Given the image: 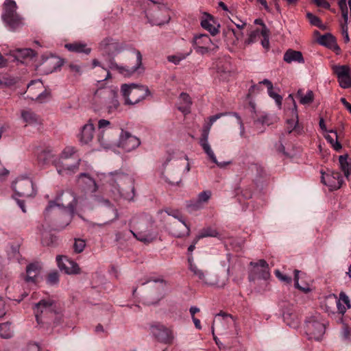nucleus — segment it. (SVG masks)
Wrapping results in <instances>:
<instances>
[{"label": "nucleus", "mask_w": 351, "mask_h": 351, "mask_svg": "<svg viewBox=\"0 0 351 351\" xmlns=\"http://www.w3.org/2000/svg\"><path fill=\"white\" fill-rule=\"evenodd\" d=\"M99 49L103 54H106L108 56V62L109 68L124 77H131L138 72V70H144L142 66L143 57L138 50L134 51L136 53V63L134 66L119 65L116 62L114 57L123 51V47L118 40L112 38L107 37L103 39L99 44Z\"/></svg>", "instance_id": "nucleus-1"}, {"label": "nucleus", "mask_w": 351, "mask_h": 351, "mask_svg": "<svg viewBox=\"0 0 351 351\" xmlns=\"http://www.w3.org/2000/svg\"><path fill=\"white\" fill-rule=\"evenodd\" d=\"M33 311L38 324H59L62 321V309L60 304L51 298L40 300L34 304Z\"/></svg>", "instance_id": "nucleus-2"}, {"label": "nucleus", "mask_w": 351, "mask_h": 351, "mask_svg": "<svg viewBox=\"0 0 351 351\" xmlns=\"http://www.w3.org/2000/svg\"><path fill=\"white\" fill-rule=\"evenodd\" d=\"M121 91L126 105H135L152 95L147 86L136 84H124L121 87Z\"/></svg>", "instance_id": "nucleus-3"}, {"label": "nucleus", "mask_w": 351, "mask_h": 351, "mask_svg": "<svg viewBox=\"0 0 351 351\" xmlns=\"http://www.w3.org/2000/svg\"><path fill=\"white\" fill-rule=\"evenodd\" d=\"M77 204V200L75 194L70 191H66L61 192L57 195L55 200L50 201L49 205L45 209V215L53 207L59 206L64 208L65 211L69 214V219L66 223L67 226L74 215Z\"/></svg>", "instance_id": "nucleus-4"}, {"label": "nucleus", "mask_w": 351, "mask_h": 351, "mask_svg": "<svg viewBox=\"0 0 351 351\" xmlns=\"http://www.w3.org/2000/svg\"><path fill=\"white\" fill-rule=\"evenodd\" d=\"M108 182L122 197L128 198L130 191H134L133 181L130 176L122 172H111L108 176Z\"/></svg>", "instance_id": "nucleus-5"}, {"label": "nucleus", "mask_w": 351, "mask_h": 351, "mask_svg": "<svg viewBox=\"0 0 351 351\" xmlns=\"http://www.w3.org/2000/svg\"><path fill=\"white\" fill-rule=\"evenodd\" d=\"M145 16L149 23L156 25H162L170 20L168 8L154 1L151 2L149 9L145 12Z\"/></svg>", "instance_id": "nucleus-6"}, {"label": "nucleus", "mask_w": 351, "mask_h": 351, "mask_svg": "<svg viewBox=\"0 0 351 351\" xmlns=\"http://www.w3.org/2000/svg\"><path fill=\"white\" fill-rule=\"evenodd\" d=\"M16 194L22 197H31L36 195L37 191L32 180L29 178H17L12 184Z\"/></svg>", "instance_id": "nucleus-7"}, {"label": "nucleus", "mask_w": 351, "mask_h": 351, "mask_svg": "<svg viewBox=\"0 0 351 351\" xmlns=\"http://www.w3.org/2000/svg\"><path fill=\"white\" fill-rule=\"evenodd\" d=\"M226 115H232L234 117H235L238 121V123L240 125V128L241 130V133H243L244 132V125H243V123L242 121V119L241 118V117L239 115V114L237 112H221V113H218V114H216L213 116H211L209 117V121L206 123L204 126H203V128H202V135H201V138L199 139V144H204V143H208V135H209V132H210V128L213 125V124L219 119H220L221 117H224V116H226Z\"/></svg>", "instance_id": "nucleus-8"}, {"label": "nucleus", "mask_w": 351, "mask_h": 351, "mask_svg": "<svg viewBox=\"0 0 351 351\" xmlns=\"http://www.w3.org/2000/svg\"><path fill=\"white\" fill-rule=\"evenodd\" d=\"M250 265L252 267L248 275L250 281H254L257 278L266 280L270 278L269 265L264 259L250 262Z\"/></svg>", "instance_id": "nucleus-9"}, {"label": "nucleus", "mask_w": 351, "mask_h": 351, "mask_svg": "<svg viewBox=\"0 0 351 351\" xmlns=\"http://www.w3.org/2000/svg\"><path fill=\"white\" fill-rule=\"evenodd\" d=\"M95 94L102 96L104 99L103 104L108 113H112L118 109L119 101L117 91L106 88L97 90Z\"/></svg>", "instance_id": "nucleus-10"}, {"label": "nucleus", "mask_w": 351, "mask_h": 351, "mask_svg": "<svg viewBox=\"0 0 351 351\" xmlns=\"http://www.w3.org/2000/svg\"><path fill=\"white\" fill-rule=\"evenodd\" d=\"M332 71L337 75L339 86L343 88L351 87L350 69L348 65H333Z\"/></svg>", "instance_id": "nucleus-11"}, {"label": "nucleus", "mask_w": 351, "mask_h": 351, "mask_svg": "<svg viewBox=\"0 0 351 351\" xmlns=\"http://www.w3.org/2000/svg\"><path fill=\"white\" fill-rule=\"evenodd\" d=\"M305 328L308 338L317 341L320 340L325 332L324 324L313 319L306 322Z\"/></svg>", "instance_id": "nucleus-12"}, {"label": "nucleus", "mask_w": 351, "mask_h": 351, "mask_svg": "<svg viewBox=\"0 0 351 351\" xmlns=\"http://www.w3.org/2000/svg\"><path fill=\"white\" fill-rule=\"evenodd\" d=\"M151 330L158 341L165 344L172 343L173 339L172 331L165 326L160 324L152 326Z\"/></svg>", "instance_id": "nucleus-13"}, {"label": "nucleus", "mask_w": 351, "mask_h": 351, "mask_svg": "<svg viewBox=\"0 0 351 351\" xmlns=\"http://www.w3.org/2000/svg\"><path fill=\"white\" fill-rule=\"evenodd\" d=\"M56 261L59 269L61 271H64L67 274H77L80 273V268L77 263L65 256H57Z\"/></svg>", "instance_id": "nucleus-14"}, {"label": "nucleus", "mask_w": 351, "mask_h": 351, "mask_svg": "<svg viewBox=\"0 0 351 351\" xmlns=\"http://www.w3.org/2000/svg\"><path fill=\"white\" fill-rule=\"evenodd\" d=\"M140 140L128 132L122 130L119 138V146L126 152H130L140 145Z\"/></svg>", "instance_id": "nucleus-15"}, {"label": "nucleus", "mask_w": 351, "mask_h": 351, "mask_svg": "<svg viewBox=\"0 0 351 351\" xmlns=\"http://www.w3.org/2000/svg\"><path fill=\"white\" fill-rule=\"evenodd\" d=\"M322 182L328 186L330 191L340 189L343 179L339 172L332 171L330 173L322 174Z\"/></svg>", "instance_id": "nucleus-16"}, {"label": "nucleus", "mask_w": 351, "mask_h": 351, "mask_svg": "<svg viewBox=\"0 0 351 351\" xmlns=\"http://www.w3.org/2000/svg\"><path fill=\"white\" fill-rule=\"evenodd\" d=\"M40 269L41 267L38 263L29 264L26 267V275L24 277L25 282L36 285L38 282Z\"/></svg>", "instance_id": "nucleus-17"}, {"label": "nucleus", "mask_w": 351, "mask_h": 351, "mask_svg": "<svg viewBox=\"0 0 351 351\" xmlns=\"http://www.w3.org/2000/svg\"><path fill=\"white\" fill-rule=\"evenodd\" d=\"M80 158H77L75 164L69 165L64 161H58L56 163V167L60 175H71L76 173L79 170Z\"/></svg>", "instance_id": "nucleus-18"}, {"label": "nucleus", "mask_w": 351, "mask_h": 351, "mask_svg": "<svg viewBox=\"0 0 351 351\" xmlns=\"http://www.w3.org/2000/svg\"><path fill=\"white\" fill-rule=\"evenodd\" d=\"M43 84L40 82L32 81L27 88V96L32 100L41 99L43 91Z\"/></svg>", "instance_id": "nucleus-19"}, {"label": "nucleus", "mask_w": 351, "mask_h": 351, "mask_svg": "<svg viewBox=\"0 0 351 351\" xmlns=\"http://www.w3.org/2000/svg\"><path fill=\"white\" fill-rule=\"evenodd\" d=\"M171 231L176 237H182L189 235L190 227L183 218L172 224Z\"/></svg>", "instance_id": "nucleus-20"}, {"label": "nucleus", "mask_w": 351, "mask_h": 351, "mask_svg": "<svg viewBox=\"0 0 351 351\" xmlns=\"http://www.w3.org/2000/svg\"><path fill=\"white\" fill-rule=\"evenodd\" d=\"M291 115L292 118L288 119L286 121L285 130L289 134L295 132L299 134L302 132V128L300 126L298 123V114L295 106L291 110Z\"/></svg>", "instance_id": "nucleus-21"}, {"label": "nucleus", "mask_w": 351, "mask_h": 351, "mask_svg": "<svg viewBox=\"0 0 351 351\" xmlns=\"http://www.w3.org/2000/svg\"><path fill=\"white\" fill-rule=\"evenodd\" d=\"M36 154L37 160L40 165H45L52 162L56 166V163L58 162V161L53 159L54 154L52 149L49 148L38 149Z\"/></svg>", "instance_id": "nucleus-22"}, {"label": "nucleus", "mask_w": 351, "mask_h": 351, "mask_svg": "<svg viewBox=\"0 0 351 351\" xmlns=\"http://www.w3.org/2000/svg\"><path fill=\"white\" fill-rule=\"evenodd\" d=\"M78 182L84 185L85 189L90 193H95L98 189V186L95 180L88 174L82 173L78 176Z\"/></svg>", "instance_id": "nucleus-23"}, {"label": "nucleus", "mask_w": 351, "mask_h": 351, "mask_svg": "<svg viewBox=\"0 0 351 351\" xmlns=\"http://www.w3.org/2000/svg\"><path fill=\"white\" fill-rule=\"evenodd\" d=\"M201 25L213 36L216 35L219 32V25L215 26L214 19L210 14H205V18H203L201 21Z\"/></svg>", "instance_id": "nucleus-24"}, {"label": "nucleus", "mask_w": 351, "mask_h": 351, "mask_svg": "<svg viewBox=\"0 0 351 351\" xmlns=\"http://www.w3.org/2000/svg\"><path fill=\"white\" fill-rule=\"evenodd\" d=\"M2 20L12 31H15L23 25V18L18 14L3 18Z\"/></svg>", "instance_id": "nucleus-25"}, {"label": "nucleus", "mask_w": 351, "mask_h": 351, "mask_svg": "<svg viewBox=\"0 0 351 351\" xmlns=\"http://www.w3.org/2000/svg\"><path fill=\"white\" fill-rule=\"evenodd\" d=\"M283 60L287 63H291L292 62H297L299 63H304V59L303 58L302 52L299 51H295L293 49H288L284 54Z\"/></svg>", "instance_id": "nucleus-26"}, {"label": "nucleus", "mask_w": 351, "mask_h": 351, "mask_svg": "<svg viewBox=\"0 0 351 351\" xmlns=\"http://www.w3.org/2000/svg\"><path fill=\"white\" fill-rule=\"evenodd\" d=\"M65 48L67 49L69 51L75 53H83L85 54H89L91 52V48L88 47L86 44L80 42H75L73 43L66 44Z\"/></svg>", "instance_id": "nucleus-27"}, {"label": "nucleus", "mask_w": 351, "mask_h": 351, "mask_svg": "<svg viewBox=\"0 0 351 351\" xmlns=\"http://www.w3.org/2000/svg\"><path fill=\"white\" fill-rule=\"evenodd\" d=\"M94 126L92 123L84 125L80 133V141L83 143H88L93 138Z\"/></svg>", "instance_id": "nucleus-28"}, {"label": "nucleus", "mask_w": 351, "mask_h": 351, "mask_svg": "<svg viewBox=\"0 0 351 351\" xmlns=\"http://www.w3.org/2000/svg\"><path fill=\"white\" fill-rule=\"evenodd\" d=\"M21 117L27 124L33 125L40 123V117L30 110H23L21 112Z\"/></svg>", "instance_id": "nucleus-29"}, {"label": "nucleus", "mask_w": 351, "mask_h": 351, "mask_svg": "<svg viewBox=\"0 0 351 351\" xmlns=\"http://www.w3.org/2000/svg\"><path fill=\"white\" fill-rule=\"evenodd\" d=\"M16 3L13 0H5L3 3V13L1 18H6L16 14Z\"/></svg>", "instance_id": "nucleus-30"}, {"label": "nucleus", "mask_w": 351, "mask_h": 351, "mask_svg": "<svg viewBox=\"0 0 351 351\" xmlns=\"http://www.w3.org/2000/svg\"><path fill=\"white\" fill-rule=\"evenodd\" d=\"M200 145L202 146V147L204 149V152L208 155V156L210 158V160L213 162L215 163L218 167H224L226 165L230 164V162H219L217 161V158H216V156H215L213 151L212 150L210 145L208 144V143L201 144Z\"/></svg>", "instance_id": "nucleus-31"}, {"label": "nucleus", "mask_w": 351, "mask_h": 351, "mask_svg": "<svg viewBox=\"0 0 351 351\" xmlns=\"http://www.w3.org/2000/svg\"><path fill=\"white\" fill-rule=\"evenodd\" d=\"M200 145L202 146V147L204 149V152L208 155V156L210 158V160L213 162L215 163L218 167H224L226 165L230 164V162H219L217 161V158H216V156H215L213 151L212 150L210 145L208 144V143L201 144Z\"/></svg>", "instance_id": "nucleus-32"}, {"label": "nucleus", "mask_w": 351, "mask_h": 351, "mask_svg": "<svg viewBox=\"0 0 351 351\" xmlns=\"http://www.w3.org/2000/svg\"><path fill=\"white\" fill-rule=\"evenodd\" d=\"M193 46H216L212 43L210 37L206 34L195 36L193 39Z\"/></svg>", "instance_id": "nucleus-33"}, {"label": "nucleus", "mask_w": 351, "mask_h": 351, "mask_svg": "<svg viewBox=\"0 0 351 351\" xmlns=\"http://www.w3.org/2000/svg\"><path fill=\"white\" fill-rule=\"evenodd\" d=\"M231 64L228 60H220L217 64V72L221 75V77L228 75L231 72Z\"/></svg>", "instance_id": "nucleus-34"}, {"label": "nucleus", "mask_w": 351, "mask_h": 351, "mask_svg": "<svg viewBox=\"0 0 351 351\" xmlns=\"http://www.w3.org/2000/svg\"><path fill=\"white\" fill-rule=\"evenodd\" d=\"M297 97L300 99V104L303 105L309 104L313 101L314 93L309 90L306 95H304L303 90L300 89L298 90Z\"/></svg>", "instance_id": "nucleus-35"}, {"label": "nucleus", "mask_w": 351, "mask_h": 351, "mask_svg": "<svg viewBox=\"0 0 351 351\" xmlns=\"http://www.w3.org/2000/svg\"><path fill=\"white\" fill-rule=\"evenodd\" d=\"M330 132L332 134H328L325 136L326 141L332 145L336 151H339L342 146L341 144L338 141V135L336 131L330 130Z\"/></svg>", "instance_id": "nucleus-36"}, {"label": "nucleus", "mask_w": 351, "mask_h": 351, "mask_svg": "<svg viewBox=\"0 0 351 351\" xmlns=\"http://www.w3.org/2000/svg\"><path fill=\"white\" fill-rule=\"evenodd\" d=\"M317 41L319 44L326 47L327 48H330L332 44L336 41V38L334 36H332L330 33L325 34L324 35L320 36Z\"/></svg>", "instance_id": "nucleus-37"}, {"label": "nucleus", "mask_w": 351, "mask_h": 351, "mask_svg": "<svg viewBox=\"0 0 351 351\" xmlns=\"http://www.w3.org/2000/svg\"><path fill=\"white\" fill-rule=\"evenodd\" d=\"M10 322L0 324V337L3 339H10L13 336V330Z\"/></svg>", "instance_id": "nucleus-38"}, {"label": "nucleus", "mask_w": 351, "mask_h": 351, "mask_svg": "<svg viewBox=\"0 0 351 351\" xmlns=\"http://www.w3.org/2000/svg\"><path fill=\"white\" fill-rule=\"evenodd\" d=\"M339 161L341 169L343 171L346 178H348L351 173V167L348 162V155H341L339 157Z\"/></svg>", "instance_id": "nucleus-39"}, {"label": "nucleus", "mask_w": 351, "mask_h": 351, "mask_svg": "<svg viewBox=\"0 0 351 351\" xmlns=\"http://www.w3.org/2000/svg\"><path fill=\"white\" fill-rule=\"evenodd\" d=\"M189 268H190V270L193 273V274L195 276H197L200 280H202V282H204L206 284H208V282H207V280L206 278V275L202 270L198 269L195 265L192 264V263H190Z\"/></svg>", "instance_id": "nucleus-40"}, {"label": "nucleus", "mask_w": 351, "mask_h": 351, "mask_svg": "<svg viewBox=\"0 0 351 351\" xmlns=\"http://www.w3.org/2000/svg\"><path fill=\"white\" fill-rule=\"evenodd\" d=\"M56 237L49 233L43 234L41 242L43 245H53L56 243Z\"/></svg>", "instance_id": "nucleus-41"}, {"label": "nucleus", "mask_w": 351, "mask_h": 351, "mask_svg": "<svg viewBox=\"0 0 351 351\" xmlns=\"http://www.w3.org/2000/svg\"><path fill=\"white\" fill-rule=\"evenodd\" d=\"M105 204H106V206H107L106 212L111 211L113 214V217L110 220H109L104 223V224H109L111 222L117 220L119 218V213H118L117 209L113 205H112L108 200H105Z\"/></svg>", "instance_id": "nucleus-42"}, {"label": "nucleus", "mask_w": 351, "mask_h": 351, "mask_svg": "<svg viewBox=\"0 0 351 351\" xmlns=\"http://www.w3.org/2000/svg\"><path fill=\"white\" fill-rule=\"evenodd\" d=\"M195 51L201 55L208 53L210 51H215L217 46H193Z\"/></svg>", "instance_id": "nucleus-43"}, {"label": "nucleus", "mask_w": 351, "mask_h": 351, "mask_svg": "<svg viewBox=\"0 0 351 351\" xmlns=\"http://www.w3.org/2000/svg\"><path fill=\"white\" fill-rule=\"evenodd\" d=\"M75 153V149L73 147H66L62 151L60 158L58 161H64L71 158Z\"/></svg>", "instance_id": "nucleus-44"}, {"label": "nucleus", "mask_w": 351, "mask_h": 351, "mask_svg": "<svg viewBox=\"0 0 351 351\" xmlns=\"http://www.w3.org/2000/svg\"><path fill=\"white\" fill-rule=\"evenodd\" d=\"M306 18L308 19L310 23L312 25L316 26L319 28L322 27V22L318 16L314 15L311 12H307Z\"/></svg>", "instance_id": "nucleus-45"}, {"label": "nucleus", "mask_w": 351, "mask_h": 351, "mask_svg": "<svg viewBox=\"0 0 351 351\" xmlns=\"http://www.w3.org/2000/svg\"><path fill=\"white\" fill-rule=\"evenodd\" d=\"M338 5L341 11L343 21H346V23H347V21H348V12L346 0H339L338 2Z\"/></svg>", "instance_id": "nucleus-46"}, {"label": "nucleus", "mask_w": 351, "mask_h": 351, "mask_svg": "<svg viewBox=\"0 0 351 351\" xmlns=\"http://www.w3.org/2000/svg\"><path fill=\"white\" fill-rule=\"evenodd\" d=\"M218 235V232L215 230L211 228L204 229L201 231L199 234L197 236V239H200L207 237H215Z\"/></svg>", "instance_id": "nucleus-47"}, {"label": "nucleus", "mask_w": 351, "mask_h": 351, "mask_svg": "<svg viewBox=\"0 0 351 351\" xmlns=\"http://www.w3.org/2000/svg\"><path fill=\"white\" fill-rule=\"evenodd\" d=\"M299 273H300V271L298 270V269H295L294 270V286L296 289L302 291V292L304 293H308L310 291V289L309 287H301L300 285H299Z\"/></svg>", "instance_id": "nucleus-48"}, {"label": "nucleus", "mask_w": 351, "mask_h": 351, "mask_svg": "<svg viewBox=\"0 0 351 351\" xmlns=\"http://www.w3.org/2000/svg\"><path fill=\"white\" fill-rule=\"evenodd\" d=\"M203 205L197 199H191L187 203V208L190 211H195L202 208Z\"/></svg>", "instance_id": "nucleus-49"}, {"label": "nucleus", "mask_w": 351, "mask_h": 351, "mask_svg": "<svg viewBox=\"0 0 351 351\" xmlns=\"http://www.w3.org/2000/svg\"><path fill=\"white\" fill-rule=\"evenodd\" d=\"M86 246V242L81 239H75L73 244V250L75 253H81Z\"/></svg>", "instance_id": "nucleus-50"}, {"label": "nucleus", "mask_w": 351, "mask_h": 351, "mask_svg": "<svg viewBox=\"0 0 351 351\" xmlns=\"http://www.w3.org/2000/svg\"><path fill=\"white\" fill-rule=\"evenodd\" d=\"M16 80L10 76H3L0 79V85L10 87L16 84Z\"/></svg>", "instance_id": "nucleus-51"}, {"label": "nucleus", "mask_w": 351, "mask_h": 351, "mask_svg": "<svg viewBox=\"0 0 351 351\" xmlns=\"http://www.w3.org/2000/svg\"><path fill=\"white\" fill-rule=\"evenodd\" d=\"M274 274L277 278L281 282L286 284H290L292 282V278L290 276L282 274L278 269L275 270Z\"/></svg>", "instance_id": "nucleus-52"}, {"label": "nucleus", "mask_w": 351, "mask_h": 351, "mask_svg": "<svg viewBox=\"0 0 351 351\" xmlns=\"http://www.w3.org/2000/svg\"><path fill=\"white\" fill-rule=\"evenodd\" d=\"M210 197H211V192L210 191H205L201 192L198 195L197 199L199 200V202H202V204H204L208 202V201L209 200Z\"/></svg>", "instance_id": "nucleus-53"}, {"label": "nucleus", "mask_w": 351, "mask_h": 351, "mask_svg": "<svg viewBox=\"0 0 351 351\" xmlns=\"http://www.w3.org/2000/svg\"><path fill=\"white\" fill-rule=\"evenodd\" d=\"M267 92L268 95L275 100L276 104L280 107L282 105V97L279 94L274 91V88L271 89H268Z\"/></svg>", "instance_id": "nucleus-54"}, {"label": "nucleus", "mask_w": 351, "mask_h": 351, "mask_svg": "<svg viewBox=\"0 0 351 351\" xmlns=\"http://www.w3.org/2000/svg\"><path fill=\"white\" fill-rule=\"evenodd\" d=\"M165 212L168 215L172 216L175 219H177L178 220H181L182 219H183L181 213L177 209L167 208L165 210Z\"/></svg>", "instance_id": "nucleus-55"}, {"label": "nucleus", "mask_w": 351, "mask_h": 351, "mask_svg": "<svg viewBox=\"0 0 351 351\" xmlns=\"http://www.w3.org/2000/svg\"><path fill=\"white\" fill-rule=\"evenodd\" d=\"M248 170L250 171L251 172H254V171H256L257 176H261L263 173V168L257 163L250 164L248 167Z\"/></svg>", "instance_id": "nucleus-56"}, {"label": "nucleus", "mask_w": 351, "mask_h": 351, "mask_svg": "<svg viewBox=\"0 0 351 351\" xmlns=\"http://www.w3.org/2000/svg\"><path fill=\"white\" fill-rule=\"evenodd\" d=\"M348 21H347V23H346V21H343V23H342L341 24V33H342V34L343 36L344 42L346 43L350 41V38H349V36H348Z\"/></svg>", "instance_id": "nucleus-57"}, {"label": "nucleus", "mask_w": 351, "mask_h": 351, "mask_svg": "<svg viewBox=\"0 0 351 351\" xmlns=\"http://www.w3.org/2000/svg\"><path fill=\"white\" fill-rule=\"evenodd\" d=\"M144 243H149L154 240V237L151 235H145L142 233H138V237L136 239Z\"/></svg>", "instance_id": "nucleus-58"}, {"label": "nucleus", "mask_w": 351, "mask_h": 351, "mask_svg": "<svg viewBox=\"0 0 351 351\" xmlns=\"http://www.w3.org/2000/svg\"><path fill=\"white\" fill-rule=\"evenodd\" d=\"M260 36V31L258 29L252 31L250 32L248 38L246 40L245 43L247 44H251L254 43L256 40V38Z\"/></svg>", "instance_id": "nucleus-59"}, {"label": "nucleus", "mask_w": 351, "mask_h": 351, "mask_svg": "<svg viewBox=\"0 0 351 351\" xmlns=\"http://www.w3.org/2000/svg\"><path fill=\"white\" fill-rule=\"evenodd\" d=\"M69 71L74 75H81L82 68L80 65L75 63H70L69 65Z\"/></svg>", "instance_id": "nucleus-60"}, {"label": "nucleus", "mask_w": 351, "mask_h": 351, "mask_svg": "<svg viewBox=\"0 0 351 351\" xmlns=\"http://www.w3.org/2000/svg\"><path fill=\"white\" fill-rule=\"evenodd\" d=\"M59 275L58 272L53 271L49 274L47 276V281L49 283L53 285L58 282Z\"/></svg>", "instance_id": "nucleus-61"}, {"label": "nucleus", "mask_w": 351, "mask_h": 351, "mask_svg": "<svg viewBox=\"0 0 351 351\" xmlns=\"http://www.w3.org/2000/svg\"><path fill=\"white\" fill-rule=\"evenodd\" d=\"M339 300H341V302H343V304H345L348 308H350L351 307L349 298L344 292L340 293Z\"/></svg>", "instance_id": "nucleus-62"}, {"label": "nucleus", "mask_w": 351, "mask_h": 351, "mask_svg": "<svg viewBox=\"0 0 351 351\" xmlns=\"http://www.w3.org/2000/svg\"><path fill=\"white\" fill-rule=\"evenodd\" d=\"M314 3L318 7H322L325 9H328L330 8V3L326 0H313Z\"/></svg>", "instance_id": "nucleus-63"}, {"label": "nucleus", "mask_w": 351, "mask_h": 351, "mask_svg": "<svg viewBox=\"0 0 351 351\" xmlns=\"http://www.w3.org/2000/svg\"><path fill=\"white\" fill-rule=\"evenodd\" d=\"M17 51L23 57L31 56L34 52V51L31 49H18Z\"/></svg>", "instance_id": "nucleus-64"}]
</instances>
